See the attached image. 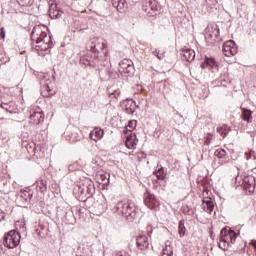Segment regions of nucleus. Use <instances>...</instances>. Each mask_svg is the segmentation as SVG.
Returning a JSON list of instances; mask_svg holds the SVG:
<instances>
[{
	"label": "nucleus",
	"mask_w": 256,
	"mask_h": 256,
	"mask_svg": "<svg viewBox=\"0 0 256 256\" xmlns=\"http://www.w3.org/2000/svg\"><path fill=\"white\" fill-rule=\"evenodd\" d=\"M115 75H117V77H119V74H117V72H115Z\"/></svg>",
	"instance_id": "obj_52"
},
{
	"label": "nucleus",
	"mask_w": 256,
	"mask_h": 256,
	"mask_svg": "<svg viewBox=\"0 0 256 256\" xmlns=\"http://www.w3.org/2000/svg\"><path fill=\"white\" fill-rule=\"evenodd\" d=\"M207 67H210L211 69H217V61H215V58L213 57H206L204 62L201 64L202 69H207Z\"/></svg>",
	"instance_id": "obj_17"
},
{
	"label": "nucleus",
	"mask_w": 256,
	"mask_h": 256,
	"mask_svg": "<svg viewBox=\"0 0 256 256\" xmlns=\"http://www.w3.org/2000/svg\"><path fill=\"white\" fill-rule=\"evenodd\" d=\"M241 118L243 119V121H246L247 123H251L253 119V111L247 108L242 109Z\"/></svg>",
	"instance_id": "obj_23"
},
{
	"label": "nucleus",
	"mask_w": 256,
	"mask_h": 256,
	"mask_svg": "<svg viewBox=\"0 0 256 256\" xmlns=\"http://www.w3.org/2000/svg\"><path fill=\"white\" fill-rule=\"evenodd\" d=\"M37 191L40 193H45L47 191V180L40 178L35 183Z\"/></svg>",
	"instance_id": "obj_22"
},
{
	"label": "nucleus",
	"mask_w": 256,
	"mask_h": 256,
	"mask_svg": "<svg viewBox=\"0 0 256 256\" xmlns=\"http://www.w3.org/2000/svg\"><path fill=\"white\" fill-rule=\"evenodd\" d=\"M204 7H207V0L204 1Z\"/></svg>",
	"instance_id": "obj_50"
},
{
	"label": "nucleus",
	"mask_w": 256,
	"mask_h": 256,
	"mask_svg": "<svg viewBox=\"0 0 256 256\" xmlns=\"http://www.w3.org/2000/svg\"><path fill=\"white\" fill-rule=\"evenodd\" d=\"M140 157H141L142 159H145V157H147V154H145V152H141V153H140Z\"/></svg>",
	"instance_id": "obj_46"
},
{
	"label": "nucleus",
	"mask_w": 256,
	"mask_h": 256,
	"mask_svg": "<svg viewBox=\"0 0 256 256\" xmlns=\"http://www.w3.org/2000/svg\"><path fill=\"white\" fill-rule=\"evenodd\" d=\"M126 141H131V142L137 141V135L135 133H130L126 138Z\"/></svg>",
	"instance_id": "obj_36"
},
{
	"label": "nucleus",
	"mask_w": 256,
	"mask_h": 256,
	"mask_svg": "<svg viewBox=\"0 0 256 256\" xmlns=\"http://www.w3.org/2000/svg\"><path fill=\"white\" fill-rule=\"evenodd\" d=\"M78 213H81V209H78Z\"/></svg>",
	"instance_id": "obj_53"
},
{
	"label": "nucleus",
	"mask_w": 256,
	"mask_h": 256,
	"mask_svg": "<svg viewBox=\"0 0 256 256\" xmlns=\"http://www.w3.org/2000/svg\"><path fill=\"white\" fill-rule=\"evenodd\" d=\"M0 37H1V39H5V28H1L0 29Z\"/></svg>",
	"instance_id": "obj_42"
},
{
	"label": "nucleus",
	"mask_w": 256,
	"mask_h": 256,
	"mask_svg": "<svg viewBox=\"0 0 256 256\" xmlns=\"http://www.w3.org/2000/svg\"><path fill=\"white\" fill-rule=\"evenodd\" d=\"M228 239H230L231 243H233V241H235V239H237V234L234 233V234H231L229 232V230H227V228H223L220 232V241L221 243H219V248L222 249L223 251H225L227 249V243L228 242Z\"/></svg>",
	"instance_id": "obj_6"
},
{
	"label": "nucleus",
	"mask_w": 256,
	"mask_h": 256,
	"mask_svg": "<svg viewBox=\"0 0 256 256\" xmlns=\"http://www.w3.org/2000/svg\"><path fill=\"white\" fill-rule=\"evenodd\" d=\"M60 256H69L71 255V248L68 246H63L59 249Z\"/></svg>",
	"instance_id": "obj_31"
},
{
	"label": "nucleus",
	"mask_w": 256,
	"mask_h": 256,
	"mask_svg": "<svg viewBox=\"0 0 256 256\" xmlns=\"http://www.w3.org/2000/svg\"><path fill=\"white\" fill-rule=\"evenodd\" d=\"M112 5L117 9V11H119V13H123V11H125V7H127V1L117 0L116 2H113Z\"/></svg>",
	"instance_id": "obj_27"
},
{
	"label": "nucleus",
	"mask_w": 256,
	"mask_h": 256,
	"mask_svg": "<svg viewBox=\"0 0 256 256\" xmlns=\"http://www.w3.org/2000/svg\"><path fill=\"white\" fill-rule=\"evenodd\" d=\"M21 243V233L16 230H11L3 237V245L8 249H15Z\"/></svg>",
	"instance_id": "obj_4"
},
{
	"label": "nucleus",
	"mask_w": 256,
	"mask_h": 256,
	"mask_svg": "<svg viewBox=\"0 0 256 256\" xmlns=\"http://www.w3.org/2000/svg\"><path fill=\"white\" fill-rule=\"evenodd\" d=\"M74 193L78 194L76 197L78 201L85 202L89 199L87 191H85V184H80L74 189Z\"/></svg>",
	"instance_id": "obj_14"
},
{
	"label": "nucleus",
	"mask_w": 256,
	"mask_h": 256,
	"mask_svg": "<svg viewBox=\"0 0 256 256\" xmlns=\"http://www.w3.org/2000/svg\"><path fill=\"white\" fill-rule=\"evenodd\" d=\"M85 189H87L86 194L88 195L89 199L95 195V185L93 182H91V180H86Z\"/></svg>",
	"instance_id": "obj_25"
},
{
	"label": "nucleus",
	"mask_w": 256,
	"mask_h": 256,
	"mask_svg": "<svg viewBox=\"0 0 256 256\" xmlns=\"http://www.w3.org/2000/svg\"><path fill=\"white\" fill-rule=\"evenodd\" d=\"M93 139H95V134H94V136H93Z\"/></svg>",
	"instance_id": "obj_55"
},
{
	"label": "nucleus",
	"mask_w": 256,
	"mask_h": 256,
	"mask_svg": "<svg viewBox=\"0 0 256 256\" xmlns=\"http://www.w3.org/2000/svg\"><path fill=\"white\" fill-rule=\"evenodd\" d=\"M112 211L116 213V215H122L130 222L137 217V208H135V205L125 202H118Z\"/></svg>",
	"instance_id": "obj_3"
},
{
	"label": "nucleus",
	"mask_w": 256,
	"mask_h": 256,
	"mask_svg": "<svg viewBox=\"0 0 256 256\" xmlns=\"http://www.w3.org/2000/svg\"><path fill=\"white\" fill-rule=\"evenodd\" d=\"M183 57L188 61V63H191V61H195V50L193 49H186L183 51Z\"/></svg>",
	"instance_id": "obj_26"
},
{
	"label": "nucleus",
	"mask_w": 256,
	"mask_h": 256,
	"mask_svg": "<svg viewBox=\"0 0 256 256\" xmlns=\"http://www.w3.org/2000/svg\"><path fill=\"white\" fill-rule=\"evenodd\" d=\"M153 55L157 57L158 59H163V56L159 55V52L157 50L153 51Z\"/></svg>",
	"instance_id": "obj_43"
},
{
	"label": "nucleus",
	"mask_w": 256,
	"mask_h": 256,
	"mask_svg": "<svg viewBox=\"0 0 256 256\" xmlns=\"http://www.w3.org/2000/svg\"><path fill=\"white\" fill-rule=\"evenodd\" d=\"M108 75H109V77H113V72L109 71Z\"/></svg>",
	"instance_id": "obj_48"
},
{
	"label": "nucleus",
	"mask_w": 256,
	"mask_h": 256,
	"mask_svg": "<svg viewBox=\"0 0 256 256\" xmlns=\"http://www.w3.org/2000/svg\"><path fill=\"white\" fill-rule=\"evenodd\" d=\"M65 221L68 225H75V223H77V218H75L73 210L69 209L68 211H66Z\"/></svg>",
	"instance_id": "obj_21"
},
{
	"label": "nucleus",
	"mask_w": 256,
	"mask_h": 256,
	"mask_svg": "<svg viewBox=\"0 0 256 256\" xmlns=\"http://www.w3.org/2000/svg\"><path fill=\"white\" fill-rule=\"evenodd\" d=\"M1 109H4L6 113H10L13 115V113H17V104L14 101H9V102H2L0 104Z\"/></svg>",
	"instance_id": "obj_15"
},
{
	"label": "nucleus",
	"mask_w": 256,
	"mask_h": 256,
	"mask_svg": "<svg viewBox=\"0 0 256 256\" xmlns=\"http://www.w3.org/2000/svg\"><path fill=\"white\" fill-rule=\"evenodd\" d=\"M162 256H173V250H167V249H163V254Z\"/></svg>",
	"instance_id": "obj_41"
},
{
	"label": "nucleus",
	"mask_w": 256,
	"mask_h": 256,
	"mask_svg": "<svg viewBox=\"0 0 256 256\" xmlns=\"http://www.w3.org/2000/svg\"><path fill=\"white\" fill-rule=\"evenodd\" d=\"M41 203V205H45V203H43V202H40Z\"/></svg>",
	"instance_id": "obj_54"
},
{
	"label": "nucleus",
	"mask_w": 256,
	"mask_h": 256,
	"mask_svg": "<svg viewBox=\"0 0 256 256\" xmlns=\"http://www.w3.org/2000/svg\"><path fill=\"white\" fill-rule=\"evenodd\" d=\"M246 159H247V161H249V159H251V154L246 153Z\"/></svg>",
	"instance_id": "obj_47"
},
{
	"label": "nucleus",
	"mask_w": 256,
	"mask_h": 256,
	"mask_svg": "<svg viewBox=\"0 0 256 256\" xmlns=\"http://www.w3.org/2000/svg\"><path fill=\"white\" fill-rule=\"evenodd\" d=\"M255 185H256V178L255 176H246L243 179V183L241 185L244 191H248V193H255Z\"/></svg>",
	"instance_id": "obj_9"
},
{
	"label": "nucleus",
	"mask_w": 256,
	"mask_h": 256,
	"mask_svg": "<svg viewBox=\"0 0 256 256\" xmlns=\"http://www.w3.org/2000/svg\"><path fill=\"white\" fill-rule=\"evenodd\" d=\"M217 133H219L222 137H227V132L223 129V127L216 128Z\"/></svg>",
	"instance_id": "obj_37"
},
{
	"label": "nucleus",
	"mask_w": 256,
	"mask_h": 256,
	"mask_svg": "<svg viewBox=\"0 0 256 256\" xmlns=\"http://www.w3.org/2000/svg\"><path fill=\"white\" fill-rule=\"evenodd\" d=\"M47 31H49V28L43 24L34 26L31 33V41L36 51H47V49L53 47L52 36H49V42H45V39H47Z\"/></svg>",
	"instance_id": "obj_2"
},
{
	"label": "nucleus",
	"mask_w": 256,
	"mask_h": 256,
	"mask_svg": "<svg viewBox=\"0 0 256 256\" xmlns=\"http://www.w3.org/2000/svg\"><path fill=\"white\" fill-rule=\"evenodd\" d=\"M222 51L225 57H231V55H237V49H230L229 46L225 44H223Z\"/></svg>",
	"instance_id": "obj_29"
},
{
	"label": "nucleus",
	"mask_w": 256,
	"mask_h": 256,
	"mask_svg": "<svg viewBox=\"0 0 256 256\" xmlns=\"http://www.w3.org/2000/svg\"><path fill=\"white\" fill-rule=\"evenodd\" d=\"M98 207H103V205H102V204H99Z\"/></svg>",
	"instance_id": "obj_51"
},
{
	"label": "nucleus",
	"mask_w": 256,
	"mask_h": 256,
	"mask_svg": "<svg viewBox=\"0 0 256 256\" xmlns=\"http://www.w3.org/2000/svg\"><path fill=\"white\" fill-rule=\"evenodd\" d=\"M37 79L40 81V85H44V89H46L47 93H51V80L49 79V74H45L43 72H37Z\"/></svg>",
	"instance_id": "obj_13"
},
{
	"label": "nucleus",
	"mask_w": 256,
	"mask_h": 256,
	"mask_svg": "<svg viewBox=\"0 0 256 256\" xmlns=\"http://www.w3.org/2000/svg\"><path fill=\"white\" fill-rule=\"evenodd\" d=\"M224 45H227L230 49H237V44L234 40H228L224 43Z\"/></svg>",
	"instance_id": "obj_34"
},
{
	"label": "nucleus",
	"mask_w": 256,
	"mask_h": 256,
	"mask_svg": "<svg viewBox=\"0 0 256 256\" xmlns=\"http://www.w3.org/2000/svg\"><path fill=\"white\" fill-rule=\"evenodd\" d=\"M16 1L18 5H22V6L27 5V3L25 2L26 0H16Z\"/></svg>",
	"instance_id": "obj_44"
},
{
	"label": "nucleus",
	"mask_w": 256,
	"mask_h": 256,
	"mask_svg": "<svg viewBox=\"0 0 256 256\" xmlns=\"http://www.w3.org/2000/svg\"><path fill=\"white\" fill-rule=\"evenodd\" d=\"M77 169H79L78 162H74L68 166V170H70V171H77Z\"/></svg>",
	"instance_id": "obj_35"
},
{
	"label": "nucleus",
	"mask_w": 256,
	"mask_h": 256,
	"mask_svg": "<svg viewBox=\"0 0 256 256\" xmlns=\"http://www.w3.org/2000/svg\"><path fill=\"white\" fill-rule=\"evenodd\" d=\"M144 204L148 209H157L159 207V200L155 198V195L147 192L144 194Z\"/></svg>",
	"instance_id": "obj_10"
},
{
	"label": "nucleus",
	"mask_w": 256,
	"mask_h": 256,
	"mask_svg": "<svg viewBox=\"0 0 256 256\" xmlns=\"http://www.w3.org/2000/svg\"><path fill=\"white\" fill-rule=\"evenodd\" d=\"M33 199V191L21 190L18 194V201H21L22 205H29Z\"/></svg>",
	"instance_id": "obj_12"
},
{
	"label": "nucleus",
	"mask_w": 256,
	"mask_h": 256,
	"mask_svg": "<svg viewBox=\"0 0 256 256\" xmlns=\"http://www.w3.org/2000/svg\"><path fill=\"white\" fill-rule=\"evenodd\" d=\"M136 125H137V120H130L128 122V125L126 126V131H131L132 129H135Z\"/></svg>",
	"instance_id": "obj_33"
},
{
	"label": "nucleus",
	"mask_w": 256,
	"mask_h": 256,
	"mask_svg": "<svg viewBox=\"0 0 256 256\" xmlns=\"http://www.w3.org/2000/svg\"><path fill=\"white\" fill-rule=\"evenodd\" d=\"M143 11L147 13L148 17H155L159 11H161V6L158 1L150 0L148 5L142 6Z\"/></svg>",
	"instance_id": "obj_7"
},
{
	"label": "nucleus",
	"mask_w": 256,
	"mask_h": 256,
	"mask_svg": "<svg viewBox=\"0 0 256 256\" xmlns=\"http://www.w3.org/2000/svg\"><path fill=\"white\" fill-rule=\"evenodd\" d=\"M103 135V129L95 128L94 131L90 132V139H92V141H99V139H103Z\"/></svg>",
	"instance_id": "obj_20"
},
{
	"label": "nucleus",
	"mask_w": 256,
	"mask_h": 256,
	"mask_svg": "<svg viewBox=\"0 0 256 256\" xmlns=\"http://www.w3.org/2000/svg\"><path fill=\"white\" fill-rule=\"evenodd\" d=\"M29 119V123H31V125H39V123H43L45 114H43V112L31 110Z\"/></svg>",
	"instance_id": "obj_11"
},
{
	"label": "nucleus",
	"mask_w": 256,
	"mask_h": 256,
	"mask_svg": "<svg viewBox=\"0 0 256 256\" xmlns=\"http://www.w3.org/2000/svg\"><path fill=\"white\" fill-rule=\"evenodd\" d=\"M118 71L120 75H133V73H135V67H133V62H131L130 60H123L119 63Z\"/></svg>",
	"instance_id": "obj_8"
},
{
	"label": "nucleus",
	"mask_w": 256,
	"mask_h": 256,
	"mask_svg": "<svg viewBox=\"0 0 256 256\" xmlns=\"http://www.w3.org/2000/svg\"><path fill=\"white\" fill-rule=\"evenodd\" d=\"M52 95H55V93L46 94V97H52Z\"/></svg>",
	"instance_id": "obj_49"
},
{
	"label": "nucleus",
	"mask_w": 256,
	"mask_h": 256,
	"mask_svg": "<svg viewBox=\"0 0 256 256\" xmlns=\"http://www.w3.org/2000/svg\"><path fill=\"white\" fill-rule=\"evenodd\" d=\"M62 13V11L54 10L53 12H50L49 16L51 17V19H61Z\"/></svg>",
	"instance_id": "obj_32"
},
{
	"label": "nucleus",
	"mask_w": 256,
	"mask_h": 256,
	"mask_svg": "<svg viewBox=\"0 0 256 256\" xmlns=\"http://www.w3.org/2000/svg\"><path fill=\"white\" fill-rule=\"evenodd\" d=\"M126 147L128 148V149H133L134 147H135V145H137V143L136 142H131V141H128V140H126Z\"/></svg>",
	"instance_id": "obj_39"
},
{
	"label": "nucleus",
	"mask_w": 256,
	"mask_h": 256,
	"mask_svg": "<svg viewBox=\"0 0 256 256\" xmlns=\"http://www.w3.org/2000/svg\"><path fill=\"white\" fill-rule=\"evenodd\" d=\"M215 156L218 157V159H222L221 164L229 163V157H227V151L225 149L221 148L215 151Z\"/></svg>",
	"instance_id": "obj_19"
},
{
	"label": "nucleus",
	"mask_w": 256,
	"mask_h": 256,
	"mask_svg": "<svg viewBox=\"0 0 256 256\" xmlns=\"http://www.w3.org/2000/svg\"><path fill=\"white\" fill-rule=\"evenodd\" d=\"M202 203L204 204L203 206L204 211H206L211 215V213H213V209H215V204H213V199L211 198H206V200L203 199Z\"/></svg>",
	"instance_id": "obj_18"
},
{
	"label": "nucleus",
	"mask_w": 256,
	"mask_h": 256,
	"mask_svg": "<svg viewBox=\"0 0 256 256\" xmlns=\"http://www.w3.org/2000/svg\"><path fill=\"white\" fill-rule=\"evenodd\" d=\"M186 232H187V228H185V220L182 219L179 221L178 233L180 237H185Z\"/></svg>",
	"instance_id": "obj_30"
},
{
	"label": "nucleus",
	"mask_w": 256,
	"mask_h": 256,
	"mask_svg": "<svg viewBox=\"0 0 256 256\" xmlns=\"http://www.w3.org/2000/svg\"><path fill=\"white\" fill-rule=\"evenodd\" d=\"M205 145H211V140L213 139V135L211 134H207V136L205 137Z\"/></svg>",
	"instance_id": "obj_40"
},
{
	"label": "nucleus",
	"mask_w": 256,
	"mask_h": 256,
	"mask_svg": "<svg viewBox=\"0 0 256 256\" xmlns=\"http://www.w3.org/2000/svg\"><path fill=\"white\" fill-rule=\"evenodd\" d=\"M3 219H5V212L0 210V221H3Z\"/></svg>",
	"instance_id": "obj_45"
},
{
	"label": "nucleus",
	"mask_w": 256,
	"mask_h": 256,
	"mask_svg": "<svg viewBox=\"0 0 256 256\" xmlns=\"http://www.w3.org/2000/svg\"><path fill=\"white\" fill-rule=\"evenodd\" d=\"M80 63L86 67H106L107 66V44L103 39H94L87 54L80 58Z\"/></svg>",
	"instance_id": "obj_1"
},
{
	"label": "nucleus",
	"mask_w": 256,
	"mask_h": 256,
	"mask_svg": "<svg viewBox=\"0 0 256 256\" xmlns=\"http://www.w3.org/2000/svg\"><path fill=\"white\" fill-rule=\"evenodd\" d=\"M213 35H214L215 39H217V37H219L220 30H219L218 26L215 27L214 32H213V34H210V37H213Z\"/></svg>",
	"instance_id": "obj_38"
},
{
	"label": "nucleus",
	"mask_w": 256,
	"mask_h": 256,
	"mask_svg": "<svg viewBox=\"0 0 256 256\" xmlns=\"http://www.w3.org/2000/svg\"><path fill=\"white\" fill-rule=\"evenodd\" d=\"M125 111L128 115H133V113H135V101L127 100L125 104Z\"/></svg>",
	"instance_id": "obj_28"
},
{
	"label": "nucleus",
	"mask_w": 256,
	"mask_h": 256,
	"mask_svg": "<svg viewBox=\"0 0 256 256\" xmlns=\"http://www.w3.org/2000/svg\"><path fill=\"white\" fill-rule=\"evenodd\" d=\"M158 168L154 171V175H156L157 179L160 181H164L165 177H167V171L163 166H157Z\"/></svg>",
	"instance_id": "obj_24"
},
{
	"label": "nucleus",
	"mask_w": 256,
	"mask_h": 256,
	"mask_svg": "<svg viewBox=\"0 0 256 256\" xmlns=\"http://www.w3.org/2000/svg\"><path fill=\"white\" fill-rule=\"evenodd\" d=\"M64 137L66 141H69L70 143H77L78 141H83L84 139L81 129L75 126L67 128L64 133Z\"/></svg>",
	"instance_id": "obj_5"
},
{
	"label": "nucleus",
	"mask_w": 256,
	"mask_h": 256,
	"mask_svg": "<svg viewBox=\"0 0 256 256\" xmlns=\"http://www.w3.org/2000/svg\"><path fill=\"white\" fill-rule=\"evenodd\" d=\"M136 245L140 251L147 249V247H149V238L145 235H140L138 238H136Z\"/></svg>",
	"instance_id": "obj_16"
}]
</instances>
